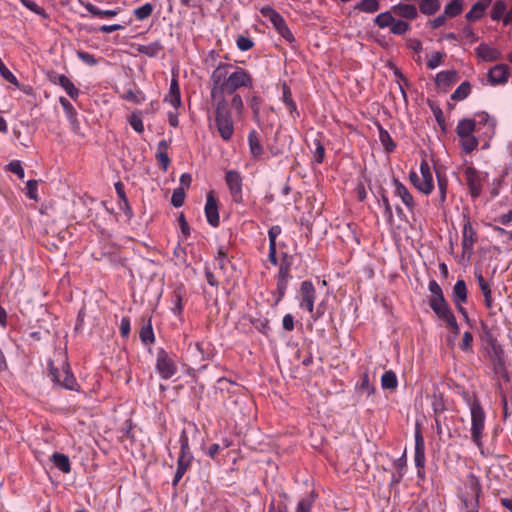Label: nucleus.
Returning <instances> with one entry per match:
<instances>
[{"mask_svg":"<svg viewBox=\"0 0 512 512\" xmlns=\"http://www.w3.org/2000/svg\"><path fill=\"white\" fill-rule=\"evenodd\" d=\"M210 96L215 110V124L220 137L228 142L234 134V121L226 94H234L242 88L253 89L251 73L239 66L220 62L210 76Z\"/></svg>","mask_w":512,"mask_h":512,"instance_id":"obj_1","label":"nucleus"},{"mask_svg":"<svg viewBox=\"0 0 512 512\" xmlns=\"http://www.w3.org/2000/svg\"><path fill=\"white\" fill-rule=\"evenodd\" d=\"M463 399L470 410L471 415V439L478 447L482 446L486 413L475 394L464 392Z\"/></svg>","mask_w":512,"mask_h":512,"instance_id":"obj_2","label":"nucleus"},{"mask_svg":"<svg viewBox=\"0 0 512 512\" xmlns=\"http://www.w3.org/2000/svg\"><path fill=\"white\" fill-rule=\"evenodd\" d=\"M487 358L494 379H496L497 382L500 380L510 382L511 376L506 366L505 353L502 346L489 348L487 350Z\"/></svg>","mask_w":512,"mask_h":512,"instance_id":"obj_3","label":"nucleus"},{"mask_svg":"<svg viewBox=\"0 0 512 512\" xmlns=\"http://www.w3.org/2000/svg\"><path fill=\"white\" fill-rule=\"evenodd\" d=\"M180 454L177 460V469L172 481L173 486H177L184 474L190 469L193 455L190 451L189 438L185 429L180 433Z\"/></svg>","mask_w":512,"mask_h":512,"instance_id":"obj_4","label":"nucleus"},{"mask_svg":"<svg viewBox=\"0 0 512 512\" xmlns=\"http://www.w3.org/2000/svg\"><path fill=\"white\" fill-rule=\"evenodd\" d=\"M462 172L471 198L477 199L482 194L483 187L488 181L489 174L487 172L477 170L471 165L463 166Z\"/></svg>","mask_w":512,"mask_h":512,"instance_id":"obj_5","label":"nucleus"},{"mask_svg":"<svg viewBox=\"0 0 512 512\" xmlns=\"http://www.w3.org/2000/svg\"><path fill=\"white\" fill-rule=\"evenodd\" d=\"M49 376L51 380L67 390L77 391L79 384L73 375L70 365L63 361L61 367H55L53 362L49 363Z\"/></svg>","mask_w":512,"mask_h":512,"instance_id":"obj_6","label":"nucleus"},{"mask_svg":"<svg viewBox=\"0 0 512 512\" xmlns=\"http://www.w3.org/2000/svg\"><path fill=\"white\" fill-rule=\"evenodd\" d=\"M259 11L263 17L270 20L274 29L285 39V41H287L292 48H295L296 39L285 19L269 5L261 7Z\"/></svg>","mask_w":512,"mask_h":512,"instance_id":"obj_7","label":"nucleus"},{"mask_svg":"<svg viewBox=\"0 0 512 512\" xmlns=\"http://www.w3.org/2000/svg\"><path fill=\"white\" fill-rule=\"evenodd\" d=\"M409 180L417 190L425 195H429L434 189L432 170L426 160H422L420 163V175L415 171H411L409 173Z\"/></svg>","mask_w":512,"mask_h":512,"instance_id":"obj_8","label":"nucleus"},{"mask_svg":"<svg viewBox=\"0 0 512 512\" xmlns=\"http://www.w3.org/2000/svg\"><path fill=\"white\" fill-rule=\"evenodd\" d=\"M155 369L164 380L172 378L178 371L174 356L170 355L163 348L157 350Z\"/></svg>","mask_w":512,"mask_h":512,"instance_id":"obj_9","label":"nucleus"},{"mask_svg":"<svg viewBox=\"0 0 512 512\" xmlns=\"http://www.w3.org/2000/svg\"><path fill=\"white\" fill-rule=\"evenodd\" d=\"M225 183L228 187L231 200L235 204L243 203V177L237 170H227L225 172Z\"/></svg>","mask_w":512,"mask_h":512,"instance_id":"obj_10","label":"nucleus"},{"mask_svg":"<svg viewBox=\"0 0 512 512\" xmlns=\"http://www.w3.org/2000/svg\"><path fill=\"white\" fill-rule=\"evenodd\" d=\"M414 462L417 468V476L421 479L425 477V441L424 437L418 427L415 430V451Z\"/></svg>","mask_w":512,"mask_h":512,"instance_id":"obj_11","label":"nucleus"},{"mask_svg":"<svg viewBox=\"0 0 512 512\" xmlns=\"http://www.w3.org/2000/svg\"><path fill=\"white\" fill-rule=\"evenodd\" d=\"M299 307L313 312L314 303L316 299V289L314 284L310 280H305L301 283L299 289Z\"/></svg>","mask_w":512,"mask_h":512,"instance_id":"obj_12","label":"nucleus"},{"mask_svg":"<svg viewBox=\"0 0 512 512\" xmlns=\"http://www.w3.org/2000/svg\"><path fill=\"white\" fill-rule=\"evenodd\" d=\"M469 488L474 495L473 499H464L463 506L466 512H478L479 509V496L481 493V485L478 478L474 474L468 475Z\"/></svg>","mask_w":512,"mask_h":512,"instance_id":"obj_13","label":"nucleus"},{"mask_svg":"<svg viewBox=\"0 0 512 512\" xmlns=\"http://www.w3.org/2000/svg\"><path fill=\"white\" fill-rule=\"evenodd\" d=\"M477 241L476 232L469 220H466L462 229V254L468 258L473 254L474 244Z\"/></svg>","mask_w":512,"mask_h":512,"instance_id":"obj_14","label":"nucleus"},{"mask_svg":"<svg viewBox=\"0 0 512 512\" xmlns=\"http://www.w3.org/2000/svg\"><path fill=\"white\" fill-rule=\"evenodd\" d=\"M510 68L507 64H498L488 72V80L491 85H501L508 82Z\"/></svg>","mask_w":512,"mask_h":512,"instance_id":"obj_15","label":"nucleus"},{"mask_svg":"<svg viewBox=\"0 0 512 512\" xmlns=\"http://www.w3.org/2000/svg\"><path fill=\"white\" fill-rule=\"evenodd\" d=\"M205 215L207 222L213 226L218 227L220 223L217 200L212 192L208 193L205 204Z\"/></svg>","mask_w":512,"mask_h":512,"instance_id":"obj_16","label":"nucleus"},{"mask_svg":"<svg viewBox=\"0 0 512 512\" xmlns=\"http://www.w3.org/2000/svg\"><path fill=\"white\" fill-rule=\"evenodd\" d=\"M59 102L65 112V115L70 123L71 130L74 133H78L80 130V122L77 118L78 113L74 106L70 103L68 99L65 97H60Z\"/></svg>","mask_w":512,"mask_h":512,"instance_id":"obj_17","label":"nucleus"},{"mask_svg":"<svg viewBox=\"0 0 512 512\" xmlns=\"http://www.w3.org/2000/svg\"><path fill=\"white\" fill-rule=\"evenodd\" d=\"M459 80L458 72L446 70L439 72L435 77V85L438 89L447 90L452 84Z\"/></svg>","mask_w":512,"mask_h":512,"instance_id":"obj_18","label":"nucleus"},{"mask_svg":"<svg viewBox=\"0 0 512 512\" xmlns=\"http://www.w3.org/2000/svg\"><path fill=\"white\" fill-rule=\"evenodd\" d=\"M395 186L394 194L399 197L410 212L415 209V201L409 190L397 179L393 180Z\"/></svg>","mask_w":512,"mask_h":512,"instance_id":"obj_19","label":"nucleus"},{"mask_svg":"<svg viewBox=\"0 0 512 512\" xmlns=\"http://www.w3.org/2000/svg\"><path fill=\"white\" fill-rule=\"evenodd\" d=\"M115 190L118 196V207L125 214L128 220L132 219L134 216L133 210L129 204L128 198L126 196L124 185L122 182L118 181L115 183Z\"/></svg>","mask_w":512,"mask_h":512,"instance_id":"obj_20","label":"nucleus"},{"mask_svg":"<svg viewBox=\"0 0 512 512\" xmlns=\"http://www.w3.org/2000/svg\"><path fill=\"white\" fill-rule=\"evenodd\" d=\"M476 128L481 126L485 128V134L489 137L493 136L496 128V120L486 112H479L475 115Z\"/></svg>","mask_w":512,"mask_h":512,"instance_id":"obj_21","label":"nucleus"},{"mask_svg":"<svg viewBox=\"0 0 512 512\" xmlns=\"http://www.w3.org/2000/svg\"><path fill=\"white\" fill-rule=\"evenodd\" d=\"M246 100H247L248 106L250 107V109L252 111L254 122L256 124L260 125V123H261L260 111H261V107L264 102L263 98L257 92H254L251 95H247Z\"/></svg>","mask_w":512,"mask_h":512,"instance_id":"obj_22","label":"nucleus"},{"mask_svg":"<svg viewBox=\"0 0 512 512\" xmlns=\"http://www.w3.org/2000/svg\"><path fill=\"white\" fill-rule=\"evenodd\" d=\"M164 101L169 102L175 109L181 106V93L178 79L176 77L171 79L169 92L166 95Z\"/></svg>","mask_w":512,"mask_h":512,"instance_id":"obj_23","label":"nucleus"},{"mask_svg":"<svg viewBox=\"0 0 512 512\" xmlns=\"http://www.w3.org/2000/svg\"><path fill=\"white\" fill-rule=\"evenodd\" d=\"M169 143L167 140L162 139L157 144L156 159L158 160L161 168L167 170L170 164V158L168 156Z\"/></svg>","mask_w":512,"mask_h":512,"instance_id":"obj_24","label":"nucleus"},{"mask_svg":"<svg viewBox=\"0 0 512 512\" xmlns=\"http://www.w3.org/2000/svg\"><path fill=\"white\" fill-rule=\"evenodd\" d=\"M428 290L431 293V296L428 301L430 307L433 305H437V304L446 302L442 288L440 287V285L437 283L436 280L432 279L429 281Z\"/></svg>","mask_w":512,"mask_h":512,"instance_id":"obj_25","label":"nucleus"},{"mask_svg":"<svg viewBox=\"0 0 512 512\" xmlns=\"http://www.w3.org/2000/svg\"><path fill=\"white\" fill-rule=\"evenodd\" d=\"M477 54L485 61H496L501 58V53L498 49L488 45V44H480L476 48Z\"/></svg>","mask_w":512,"mask_h":512,"instance_id":"obj_26","label":"nucleus"},{"mask_svg":"<svg viewBox=\"0 0 512 512\" xmlns=\"http://www.w3.org/2000/svg\"><path fill=\"white\" fill-rule=\"evenodd\" d=\"M491 1L492 0H479L476 2L466 14V19L469 22L479 20L484 15L486 8L490 5Z\"/></svg>","mask_w":512,"mask_h":512,"instance_id":"obj_27","label":"nucleus"},{"mask_svg":"<svg viewBox=\"0 0 512 512\" xmlns=\"http://www.w3.org/2000/svg\"><path fill=\"white\" fill-rule=\"evenodd\" d=\"M248 145L250 154L254 159H258L262 156L263 147L261 145L258 133L254 129L248 133Z\"/></svg>","mask_w":512,"mask_h":512,"instance_id":"obj_28","label":"nucleus"},{"mask_svg":"<svg viewBox=\"0 0 512 512\" xmlns=\"http://www.w3.org/2000/svg\"><path fill=\"white\" fill-rule=\"evenodd\" d=\"M468 290L466 282L463 279H458L453 286L452 300L454 303L467 302Z\"/></svg>","mask_w":512,"mask_h":512,"instance_id":"obj_29","label":"nucleus"},{"mask_svg":"<svg viewBox=\"0 0 512 512\" xmlns=\"http://www.w3.org/2000/svg\"><path fill=\"white\" fill-rule=\"evenodd\" d=\"M50 460L61 472L66 474L71 472V463L67 455L55 452L51 455Z\"/></svg>","mask_w":512,"mask_h":512,"instance_id":"obj_30","label":"nucleus"},{"mask_svg":"<svg viewBox=\"0 0 512 512\" xmlns=\"http://www.w3.org/2000/svg\"><path fill=\"white\" fill-rule=\"evenodd\" d=\"M435 172L437 178L439 203L442 205L445 203L447 198L448 177L444 172L438 169H436Z\"/></svg>","mask_w":512,"mask_h":512,"instance_id":"obj_31","label":"nucleus"},{"mask_svg":"<svg viewBox=\"0 0 512 512\" xmlns=\"http://www.w3.org/2000/svg\"><path fill=\"white\" fill-rule=\"evenodd\" d=\"M392 11L399 17L415 19L418 15L417 8L411 4H398L392 7Z\"/></svg>","mask_w":512,"mask_h":512,"instance_id":"obj_32","label":"nucleus"},{"mask_svg":"<svg viewBox=\"0 0 512 512\" xmlns=\"http://www.w3.org/2000/svg\"><path fill=\"white\" fill-rule=\"evenodd\" d=\"M184 288L182 286L177 287L174 289L171 297L172 301V308L171 311L174 315L180 316L183 312L184 304H183V297H184Z\"/></svg>","mask_w":512,"mask_h":512,"instance_id":"obj_33","label":"nucleus"},{"mask_svg":"<svg viewBox=\"0 0 512 512\" xmlns=\"http://www.w3.org/2000/svg\"><path fill=\"white\" fill-rule=\"evenodd\" d=\"M56 83L61 86L73 100H76L79 97V89L71 82L67 76L59 75L57 77Z\"/></svg>","mask_w":512,"mask_h":512,"instance_id":"obj_34","label":"nucleus"},{"mask_svg":"<svg viewBox=\"0 0 512 512\" xmlns=\"http://www.w3.org/2000/svg\"><path fill=\"white\" fill-rule=\"evenodd\" d=\"M476 122L473 119L465 118L458 122L456 134L458 137L473 135L476 130Z\"/></svg>","mask_w":512,"mask_h":512,"instance_id":"obj_35","label":"nucleus"},{"mask_svg":"<svg viewBox=\"0 0 512 512\" xmlns=\"http://www.w3.org/2000/svg\"><path fill=\"white\" fill-rule=\"evenodd\" d=\"M381 387L384 390L395 391L398 387V379L394 371H385L381 376Z\"/></svg>","mask_w":512,"mask_h":512,"instance_id":"obj_36","label":"nucleus"},{"mask_svg":"<svg viewBox=\"0 0 512 512\" xmlns=\"http://www.w3.org/2000/svg\"><path fill=\"white\" fill-rule=\"evenodd\" d=\"M215 261L217 262L218 268L225 271L227 263L230 262L228 245H219L217 247Z\"/></svg>","mask_w":512,"mask_h":512,"instance_id":"obj_37","label":"nucleus"},{"mask_svg":"<svg viewBox=\"0 0 512 512\" xmlns=\"http://www.w3.org/2000/svg\"><path fill=\"white\" fill-rule=\"evenodd\" d=\"M292 279V276H286V275H281V274H277L276 275V293H277V297H276V302H280L283 297L285 296L286 294V291H287V288H288V283L289 281Z\"/></svg>","mask_w":512,"mask_h":512,"instance_id":"obj_38","label":"nucleus"},{"mask_svg":"<svg viewBox=\"0 0 512 512\" xmlns=\"http://www.w3.org/2000/svg\"><path fill=\"white\" fill-rule=\"evenodd\" d=\"M430 308L443 322H447V320H449L450 317L455 316L447 301L441 304L433 305Z\"/></svg>","mask_w":512,"mask_h":512,"instance_id":"obj_39","label":"nucleus"},{"mask_svg":"<svg viewBox=\"0 0 512 512\" xmlns=\"http://www.w3.org/2000/svg\"><path fill=\"white\" fill-rule=\"evenodd\" d=\"M163 46L160 41H155L146 45H139L137 47V51L140 54L146 55L148 57H156L160 51H162Z\"/></svg>","mask_w":512,"mask_h":512,"instance_id":"obj_40","label":"nucleus"},{"mask_svg":"<svg viewBox=\"0 0 512 512\" xmlns=\"http://www.w3.org/2000/svg\"><path fill=\"white\" fill-rule=\"evenodd\" d=\"M379 140L387 153H391L395 150L396 144L390 136L389 132L384 129L381 125L378 126Z\"/></svg>","mask_w":512,"mask_h":512,"instance_id":"obj_41","label":"nucleus"},{"mask_svg":"<svg viewBox=\"0 0 512 512\" xmlns=\"http://www.w3.org/2000/svg\"><path fill=\"white\" fill-rule=\"evenodd\" d=\"M140 340L143 344H152L155 341V335L152 328L151 319L148 320V323L140 329L139 332Z\"/></svg>","mask_w":512,"mask_h":512,"instance_id":"obj_42","label":"nucleus"},{"mask_svg":"<svg viewBox=\"0 0 512 512\" xmlns=\"http://www.w3.org/2000/svg\"><path fill=\"white\" fill-rule=\"evenodd\" d=\"M122 98L134 104H141L146 100L145 94L140 89H129L122 95Z\"/></svg>","mask_w":512,"mask_h":512,"instance_id":"obj_43","label":"nucleus"},{"mask_svg":"<svg viewBox=\"0 0 512 512\" xmlns=\"http://www.w3.org/2000/svg\"><path fill=\"white\" fill-rule=\"evenodd\" d=\"M471 92V85L468 81L462 82L452 93L451 99L454 101H462L468 97Z\"/></svg>","mask_w":512,"mask_h":512,"instance_id":"obj_44","label":"nucleus"},{"mask_svg":"<svg viewBox=\"0 0 512 512\" xmlns=\"http://www.w3.org/2000/svg\"><path fill=\"white\" fill-rule=\"evenodd\" d=\"M439 0H422L419 4V9L423 14L433 15L440 9Z\"/></svg>","mask_w":512,"mask_h":512,"instance_id":"obj_45","label":"nucleus"},{"mask_svg":"<svg viewBox=\"0 0 512 512\" xmlns=\"http://www.w3.org/2000/svg\"><path fill=\"white\" fill-rule=\"evenodd\" d=\"M431 407L434 412V416H441V414L446 410L445 402L442 394L434 393L431 397Z\"/></svg>","mask_w":512,"mask_h":512,"instance_id":"obj_46","label":"nucleus"},{"mask_svg":"<svg viewBox=\"0 0 512 512\" xmlns=\"http://www.w3.org/2000/svg\"><path fill=\"white\" fill-rule=\"evenodd\" d=\"M459 138H460L461 148L467 154L474 151L479 144L477 138L474 135L462 136Z\"/></svg>","mask_w":512,"mask_h":512,"instance_id":"obj_47","label":"nucleus"},{"mask_svg":"<svg viewBox=\"0 0 512 512\" xmlns=\"http://www.w3.org/2000/svg\"><path fill=\"white\" fill-rule=\"evenodd\" d=\"M480 336L488 344L489 348H493L494 346H501L485 322H481Z\"/></svg>","mask_w":512,"mask_h":512,"instance_id":"obj_48","label":"nucleus"},{"mask_svg":"<svg viewBox=\"0 0 512 512\" xmlns=\"http://www.w3.org/2000/svg\"><path fill=\"white\" fill-rule=\"evenodd\" d=\"M315 501L314 492L299 500L296 505L295 512H312V507Z\"/></svg>","mask_w":512,"mask_h":512,"instance_id":"obj_49","label":"nucleus"},{"mask_svg":"<svg viewBox=\"0 0 512 512\" xmlns=\"http://www.w3.org/2000/svg\"><path fill=\"white\" fill-rule=\"evenodd\" d=\"M293 264V257L288 253H283L279 264V271L277 274L292 276L291 267Z\"/></svg>","mask_w":512,"mask_h":512,"instance_id":"obj_50","label":"nucleus"},{"mask_svg":"<svg viewBox=\"0 0 512 512\" xmlns=\"http://www.w3.org/2000/svg\"><path fill=\"white\" fill-rule=\"evenodd\" d=\"M153 10L154 7L151 3H145L144 5L136 8L133 11V14L137 20L143 21L152 15Z\"/></svg>","mask_w":512,"mask_h":512,"instance_id":"obj_51","label":"nucleus"},{"mask_svg":"<svg viewBox=\"0 0 512 512\" xmlns=\"http://www.w3.org/2000/svg\"><path fill=\"white\" fill-rule=\"evenodd\" d=\"M355 9L366 13H374L379 10V2L377 0H361L357 3Z\"/></svg>","mask_w":512,"mask_h":512,"instance_id":"obj_52","label":"nucleus"},{"mask_svg":"<svg viewBox=\"0 0 512 512\" xmlns=\"http://www.w3.org/2000/svg\"><path fill=\"white\" fill-rule=\"evenodd\" d=\"M395 18L393 17L392 13L387 11V12H383V13H380L379 15L376 16L375 18V24L379 27V28H387V27H391V25L393 24Z\"/></svg>","mask_w":512,"mask_h":512,"instance_id":"obj_53","label":"nucleus"},{"mask_svg":"<svg viewBox=\"0 0 512 512\" xmlns=\"http://www.w3.org/2000/svg\"><path fill=\"white\" fill-rule=\"evenodd\" d=\"M230 95L232 97H231V100L229 103V108L234 109L237 116H241L244 112V101H243L242 96L237 92H235L234 94H230Z\"/></svg>","mask_w":512,"mask_h":512,"instance_id":"obj_54","label":"nucleus"},{"mask_svg":"<svg viewBox=\"0 0 512 512\" xmlns=\"http://www.w3.org/2000/svg\"><path fill=\"white\" fill-rule=\"evenodd\" d=\"M86 9L89 11V13L98 18H112L118 14L117 10H101L93 4H88Z\"/></svg>","mask_w":512,"mask_h":512,"instance_id":"obj_55","label":"nucleus"},{"mask_svg":"<svg viewBox=\"0 0 512 512\" xmlns=\"http://www.w3.org/2000/svg\"><path fill=\"white\" fill-rule=\"evenodd\" d=\"M506 9H507L506 3L503 0H497L494 3L492 10H491L492 20H494V21L500 20L504 16Z\"/></svg>","mask_w":512,"mask_h":512,"instance_id":"obj_56","label":"nucleus"},{"mask_svg":"<svg viewBox=\"0 0 512 512\" xmlns=\"http://www.w3.org/2000/svg\"><path fill=\"white\" fill-rule=\"evenodd\" d=\"M462 12V2L460 0H452L446 5L444 13L447 17H455Z\"/></svg>","mask_w":512,"mask_h":512,"instance_id":"obj_57","label":"nucleus"},{"mask_svg":"<svg viewBox=\"0 0 512 512\" xmlns=\"http://www.w3.org/2000/svg\"><path fill=\"white\" fill-rule=\"evenodd\" d=\"M25 194L26 196L34 201H38V181L37 180H29L25 186Z\"/></svg>","mask_w":512,"mask_h":512,"instance_id":"obj_58","label":"nucleus"},{"mask_svg":"<svg viewBox=\"0 0 512 512\" xmlns=\"http://www.w3.org/2000/svg\"><path fill=\"white\" fill-rule=\"evenodd\" d=\"M0 75L11 84L19 87V81L16 76L6 67L2 59L0 58Z\"/></svg>","mask_w":512,"mask_h":512,"instance_id":"obj_59","label":"nucleus"},{"mask_svg":"<svg viewBox=\"0 0 512 512\" xmlns=\"http://www.w3.org/2000/svg\"><path fill=\"white\" fill-rule=\"evenodd\" d=\"M410 29V25L403 20H394L390 27L391 33L395 35H403Z\"/></svg>","mask_w":512,"mask_h":512,"instance_id":"obj_60","label":"nucleus"},{"mask_svg":"<svg viewBox=\"0 0 512 512\" xmlns=\"http://www.w3.org/2000/svg\"><path fill=\"white\" fill-rule=\"evenodd\" d=\"M236 45L239 50L248 51L254 47V41L248 36L238 35Z\"/></svg>","mask_w":512,"mask_h":512,"instance_id":"obj_61","label":"nucleus"},{"mask_svg":"<svg viewBox=\"0 0 512 512\" xmlns=\"http://www.w3.org/2000/svg\"><path fill=\"white\" fill-rule=\"evenodd\" d=\"M445 57V53L442 52H434L431 54L427 61V68L430 70L436 69L443 63V59Z\"/></svg>","mask_w":512,"mask_h":512,"instance_id":"obj_62","label":"nucleus"},{"mask_svg":"<svg viewBox=\"0 0 512 512\" xmlns=\"http://www.w3.org/2000/svg\"><path fill=\"white\" fill-rule=\"evenodd\" d=\"M185 201V191L183 188L174 189L171 197V203L174 207H181Z\"/></svg>","mask_w":512,"mask_h":512,"instance_id":"obj_63","label":"nucleus"},{"mask_svg":"<svg viewBox=\"0 0 512 512\" xmlns=\"http://www.w3.org/2000/svg\"><path fill=\"white\" fill-rule=\"evenodd\" d=\"M472 343H473L472 333L469 331L464 332L462 341L459 345L460 349L463 352H471L472 351Z\"/></svg>","mask_w":512,"mask_h":512,"instance_id":"obj_64","label":"nucleus"}]
</instances>
